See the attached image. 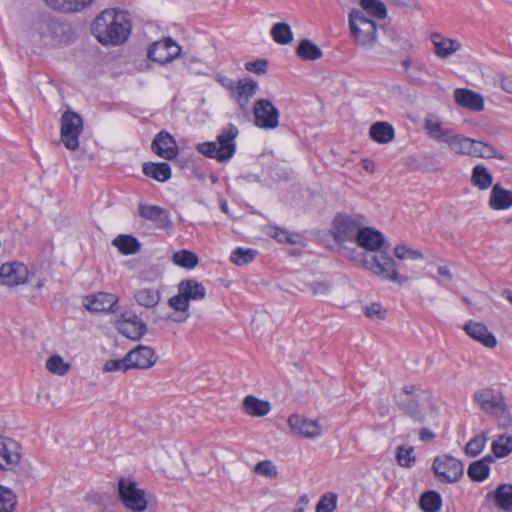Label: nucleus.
Segmentation results:
<instances>
[{"label":"nucleus","mask_w":512,"mask_h":512,"mask_svg":"<svg viewBox=\"0 0 512 512\" xmlns=\"http://www.w3.org/2000/svg\"><path fill=\"white\" fill-rule=\"evenodd\" d=\"M91 32L103 45L124 43L131 32L128 14L123 11L104 10L92 23Z\"/></svg>","instance_id":"1"},{"label":"nucleus","mask_w":512,"mask_h":512,"mask_svg":"<svg viewBox=\"0 0 512 512\" xmlns=\"http://www.w3.org/2000/svg\"><path fill=\"white\" fill-rule=\"evenodd\" d=\"M239 134L238 128L229 123L224 126L215 142H204L196 146V150L204 156L219 162L230 160L236 151L235 139Z\"/></svg>","instance_id":"2"},{"label":"nucleus","mask_w":512,"mask_h":512,"mask_svg":"<svg viewBox=\"0 0 512 512\" xmlns=\"http://www.w3.org/2000/svg\"><path fill=\"white\" fill-rule=\"evenodd\" d=\"M350 30L356 42L363 47H372L377 39L376 23L363 11L354 9L349 14Z\"/></svg>","instance_id":"3"},{"label":"nucleus","mask_w":512,"mask_h":512,"mask_svg":"<svg viewBox=\"0 0 512 512\" xmlns=\"http://www.w3.org/2000/svg\"><path fill=\"white\" fill-rule=\"evenodd\" d=\"M362 263L364 268L383 280L401 284L407 278H400L395 261L386 253L376 255H363Z\"/></svg>","instance_id":"4"},{"label":"nucleus","mask_w":512,"mask_h":512,"mask_svg":"<svg viewBox=\"0 0 512 512\" xmlns=\"http://www.w3.org/2000/svg\"><path fill=\"white\" fill-rule=\"evenodd\" d=\"M432 471L435 478L444 484L458 482L464 473V465L457 458L450 455H440L434 458Z\"/></svg>","instance_id":"5"},{"label":"nucleus","mask_w":512,"mask_h":512,"mask_svg":"<svg viewBox=\"0 0 512 512\" xmlns=\"http://www.w3.org/2000/svg\"><path fill=\"white\" fill-rule=\"evenodd\" d=\"M82 132V117L72 110H66L61 116L60 139L63 145L68 150H77L79 148V137Z\"/></svg>","instance_id":"6"},{"label":"nucleus","mask_w":512,"mask_h":512,"mask_svg":"<svg viewBox=\"0 0 512 512\" xmlns=\"http://www.w3.org/2000/svg\"><path fill=\"white\" fill-rule=\"evenodd\" d=\"M118 495L122 504L133 512H143L147 508L145 491L139 489L134 480L121 478L118 481Z\"/></svg>","instance_id":"7"},{"label":"nucleus","mask_w":512,"mask_h":512,"mask_svg":"<svg viewBox=\"0 0 512 512\" xmlns=\"http://www.w3.org/2000/svg\"><path fill=\"white\" fill-rule=\"evenodd\" d=\"M363 224V216L338 214L333 221L336 242H356Z\"/></svg>","instance_id":"8"},{"label":"nucleus","mask_w":512,"mask_h":512,"mask_svg":"<svg viewBox=\"0 0 512 512\" xmlns=\"http://www.w3.org/2000/svg\"><path fill=\"white\" fill-rule=\"evenodd\" d=\"M253 114L255 125L261 129L272 130L279 126L280 112L268 99H258Z\"/></svg>","instance_id":"9"},{"label":"nucleus","mask_w":512,"mask_h":512,"mask_svg":"<svg viewBox=\"0 0 512 512\" xmlns=\"http://www.w3.org/2000/svg\"><path fill=\"white\" fill-rule=\"evenodd\" d=\"M474 401L481 410L492 415L507 413V406L503 395L491 388L477 390L473 395Z\"/></svg>","instance_id":"10"},{"label":"nucleus","mask_w":512,"mask_h":512,"mask_svg":"<svg viewBox=\"0 0 512 512\" xmlns=\"http://www.w3.org/2000/svg\"><path fill=\"white\" fill-rule=\"evenodd\" d=\"M415 392L416 387L414 385H405L402 389V394L396 398V405L415 422L422 423L425 416L421 411L418 396Z\"/></svg>","instance_id":"11"},{"label":"nucleus","mask_w":512,"mask_h":512,"mask_svg":"<svg viewBox=\"0 0 512 512\" xmlns=\"http://www.w3.org/2000/svg\"><path fill=\"white\" fill-rule=\"evenodd\" d=\"M181 47L167 37L161 41L154 42L148 49V58L159 64H166L180 55Z\"/></svg>","instance_id":"12"},{"label":"nucleus","mask_w":512,"mask_h":512,"mask_svg":"<svg viewBox=\"0 0 512 512\" xmlns=\"http://www.w3.org/2000/svg\"><path fill=\"white\" fill-rule=\"evenodd\" d=\"M137 210L140 217L153 222L157 228L163 230L173 228V223L167 209L158 205L140 202Z\"/></svg>","instance_id":"13"},{"label":"nucleus","mask_w":512,"mask_h":512,"mask_svg":"<svg viewBox=\"0 0 512 512\" xmlns=\"http://www.w3.org/2000/svg\"><path fill=\"white\" fill-rule=\"evenodd\" d=\"M116 328L125 337L139 340L147 332L146 324L134 313H124L116 322Z\"/></svg>","instance_id":"14"},{"label":"nucleus","mask_w":512,"mask_h":512,"mask_svg":"<svg viewBox=\"0 0 512 512\" xmlns=\"http://www.w3.org/2000/svg\"><path fill=\"white\" fill-rule=\"evenodd\" d=\"M21 460L20 446L12 438L0 435V469L12 470Z\"/></svg>","instance_id":"15"},{"label":"nucleus","mask_w":512,"mask_h":512,"mask_svg":"<svg viewBox=\"0 0 512 512\" xmlns=\"http://www.w3.org/2000/svg\"><path fill=\"white\" fill-rule=\"evenodd\" d=\"M118 297L115 294L107 292H98L94 295L86 296L83 304L91 312H116L118 309Z\"/></svg>","instance_id":"16"},{"label":"nucleus","mask_w":512,"mask_h":512,"mask_svg":"<svg viewBox=\"0 0 512 512\" xmlns=\"http://www.w3.org/2000/svg\"><path fill=\"white\" fill-rule=\"evenodd\" d=\"M151 150L157 156L165 160H173L178 155L177 142L174 137L166 131H161L156 134L151 143Z\"/></svg>","instance_id":"17"},{"label":"nucleus","mask_w":512,"mask_h":512,"mask_svg":"<svg viewBox=\"0 0 512 512\" xmlns=\"http://www.w3.org/2000/svg\"><path fill=\"white\" fill-rule=\"evenodd\" d=\"M28 269L22 263H5L0 267V285L16 286L24 283Z\"/></svg>","instance_id":"18"},{"label":"nucleus","mask_w":512,"mask_h":512,"mask_svg":"<svg viewBox=\"0 0 512 512\" xmlns=\"http://www.w3.org/2000/svg\"><path fill=\"white\" fill-rule=\"evenodd\" d=\"M158 356L149 346L138 345L128 352V361L132 369H149L155 365Z\"/></svg>","instance_id":"19"},{"label":"nucleus","mask_w":512,"mask_h":512,"mask_svg":"<svg viewBox=\"0 0 512 512\" xmlns=\"http://www.w3.org/2000/svg\"><path fill=\"white\" fill-rule=\"evenodd\" d=\"M288 425L292 432L305 438H315L321 435V427L317 421L303 418L297 414L289 416Z\"/></svg>","instance_id":"20"},{"label":"nucleus","mask_w":512,"mask_h":512,"mask_svg":"<svg viewBox=\"0 0 512 512\" xmlns=\"http://www.w3.org/2000/svg\"><path fill=\"white\" fill-rule=\"evenodd\" d=\"M463 329L472 339L480 342L487 348H494L497 345L496 337L483 323L470 320L464 325Z\"/></svg>","instance_id":"21"},{"label":"nucleus","mask_w":512,"mask_h":512,"mask_svg":"<svg viewBox=\"0 0 512 512\" xmlns=\"http://www.w3.org/2000/svg\"><path fill=\"white\" fill-rule=\"evenodd\" d=\"M356 243L358 246L366 250L377 251L384 246L385 238L384 235L378 230L370 227H362L358 233Z\"/></svg>","instance_id":"22"},{"label":"nucleus","mask_w":512,"mask_h":512,"mask_svg":"<svg viewBox=\"0 0 512 512\" xmlns=\"http://www.w3.org/2000/svg\"><path fill=\"white\" fill-rule=\"evenodd\" d=\"M456 103L471 111L479 112L484 109V99L479 94L469 89H456L454 91Z\"/></svg>","instance_id":"23"},{"label":"nucleus","mask_w":512,"mask_h":512,"mask_svg":"<svg viewBox=\"0 0 512 512\" xmlns=\"http://www.w3.org/2000/svg\"><path fill=\"white\" fill-rule=\"evenodd\" d=\"M257 89L258 84L252 79L238 80L237 90L233 98L243 112L247 111L250 98L256 94Z\"/></svg>","instance_id":"24"},{"label":"nucleus","mask_w":512,"mask_h":512,"mask_svg":"<svg viewBox=\"0 0 512 512\" xmlns=\"http://www.w3.org/2000/svg\"><path fill=\"white\" fill-rule=\"evenodd\" d=\"M52 10L63 14H74L83 11L94 0H44Z\"/></svg>","instance_id":"25"},{"label":"nucleus","mask_w":512,"mask_h":512,"mask_svg":"<svg viewBox=\"0 0 512 512\" xmlns=\"http://www.w3.org/2000/svg\"><path fill=\"white\" fill-rule=\"evenodd\" d=\"M168 305L174 310V313L168 316L169 320L182 323L188 319L190 302L181 292L169 298Z\"/></svg>","instance_id":"26"},{"label":"nucleus","mask_w":512,"mask_h":512,"mask_svg":"<svg viewBox=\"0 0 512 512\" xmlns=\"http://www.w3.org/2000/svg\"><path fill=\"white\" fill-rule=\"evenodd\" d=\"M434 45V52L440 58H447L461 49V44L457 40L444 38L440 34L434 33L431 36Z\"/></svg>","instance_id":"27"},{"label":"nucleus","mask_w":512,"mask_h":512,"mask_svg":"<svg viewBox=\"0 0 512 512\" xmlns=\"http://www.w3.org/2000/svg\"><path fill=\"white\" fill-rule=\"evenodd\" d=\"M178 292L190 301H201L206 297V288L195 279H184L178 284Z\"/></svg>","instance_id":"28"},{"label":"nucleus","mask_w":512,"mask_h":512,"mask_svg":"<svg viewBox=\"0 0 512 512\" xmlns=\"http://www.w3.org/2000/svg\"><path fill=\"white\" fill-rule=\"evenodd\" d=\"M246 414L252 417H263L270 413L271 404L267 400H262L254 395H247L242 402Z\"/></svg>","instance_id":"29"},{"label":"nucleus","mask_w":512,"mask_h":512,"mask_svg":"<svg viewBox=\"0 0 512 512\" xmlns=\"http://www.w3.org/2000/svg\"><path fill=\"white\" fill-rule=\"evenodd\" d=\"M489 205L494 210H505L512 206V191L504 189L500 184L492 187Z\"/></svg>","instance_id":"30"},{"label":"nucleus","mask_w":512,"mask_h":512,"mask_svg":"<svg viewBox=\"0 0 512 512\" xmlns=\"http://www.w3.org/2000/svg\"><path fill=\"white\" fill-rule=\"evenodd\" d=\"M142 172L145 176L159 182H166L171 178V167L165 162H145Z\"/></svg>","instance_id":"31"},{"label":"nucleus","mask_w":512,"mask_h":512,"mask_svg":"<svg viewBox=\"0 0 512 512\" xmlns=\"http://www.w3.org/2000/svg\"><path fill=\"white\" fill-rule=\"evenodd\" d=\"M369 136L379 144H387L394 139L395 131L391 124L380 121L371 125Z\"/></svg>","instance_id":"32"},{"label":"nucleus","mask_w":512,"mask_h":512,"mask_svg":"<svg viewBox=\"0 0 512 512\" xmlns=\"http://www.w3.org/2000/svg\"><path fill=\"white\" fill-rule=\"evenodd\" d=\"M493 497L498 508L505 512H512V484H501L495 491L488 493Z\"/></svg>","instance_id":"33"},{"label":"nucleus","mask_w":512,"mask_h":512,"mask_svg":"<svg viewBox=\"0 0 512 512\" xmlns=\"http://www.w3.org/2000/svg\"><path fill=\"white\" fill-rule=\"evenodd\" d=\"M134 299L138 305L151 309L160 302L161 292L155 288H140L134 293Z\"/></svg>","instance_id":"34"},{"label":"nucleus","mask_w":512,"mask_h":512,"mask_svg":"<svg viewBox=\"0 0 512 512\" xmlns=\"http://www.w3.org/2000/svg\"><path fill=\"white\" fill-rule=\"evenodd\" d=\"M44 25L49 33V36L57 43H68L71 29L69 26L61 23L56 19H48Z\"/></svg>","instance_id":"35"},{"label":"nucleus","mask_w":512,"mask_h":512,"mask_svg":"<svg viewBox=\"0 0 512 512\" xmlns=\"http://www.w3.org/2000/svg\"><path fill=\"white\" fill-rule=\"evenodd\" d=\"M474 141L475 140L462 135L452 134L447 144L451 151L456 154L472 156Z\"/></svg>","instance_id":"36"},{"label":"nucleus","mask_w":512,"mask_h":512,"mask_svg":"<svg viewBox=\"0 0 512 512\" xmlns=\"http://www.w3.org/2000/svg\"><path fill=\"white\" fill-rule=\"evenodd\" d=\"M296 55L304 61H315L323 56V52L312 41L302 39L296 48Z\"/></svg>","instance_id":"37"},{"label":"nucleus","mask_w":512,"mask_h":512,"mask_svg":"<svg viewBox=\"0 0 512 512\" xmlns=\"http://www.w3.org/2000/svg\"><path fill=\"white\" fill-rule=\"evenodd\" d=\"M113 245L123 255H133L140 251L141 243L131 235H119L113 240Z\"/></svg>","instance_id":"38"},{"label":"nucleus","mask_w":512,"mask_h":512,"mask_svg":"<svg viewBox=\"0 0 512 512\" xmlns=\"http://www.w3.org/2000/svg\"><path fill=\"white\" fill-rule=\"evenodd\" d=\"M419 506L423 512H439L442 507V497L437 491H426L420 496Z\"/></svg>","instance_id":"39"},{"label":"nucleus","mask_w":512,"mask_h":512,"mask_svg":"<svg viewBox=\"0 0 512 512\" xmlns=\"http://www.w3.org/2000/svg\"><path fill=\"white\" fill-rule=\"evenodd\" d=\"M424 127L428 136L438 142L447 143L449 137L453 134L451 129L443 128L440 122L431 119L425 120Z\"/></svg>","instance_id":"40"},{"label":"nucleus","mask_w":512,"mask_h":512,"mask_svg":"<svg viewBox=\"0 0 512 512\" xmlns=\"http://www.w3.org/2000/svg\"><path fill=\"white\" fill-rule=\"evenodd\" d=\"M493 177L483 165H476L472 170L471 182L480 190L488 189L492 185Z\"/></svg>","instance_id":"41"},{"label":"nucleus","mask_w":512,"mask_h":512,"mask_svg":"<svg viewBox=\"0 0 512 512\" xmlns=\"http://www.w3.org/2000/svg\"><path fill=\"white\" fill-rule=\"evenodd\" d=\"M360 5L364 14L380 20L387 17L386 5L380 0H361Z\"/></svg>","instance_id":"42"},{"label":"nucleus","mask_w":512,"mask_h":512,"mask_svg":"<svg viewBox=\"0 0 512 512\" xmlns=\"http://www.w3.org/2000/svg\"><path fill=\"white\" fill-rule=\"evenodd\" d=\"M172 262L181 268L193 269L197 266L199 260L194 252L183 249L172 255Z\"/></svg>","instance_id":"43"},{"label":"nucleus","mask_w":512,"mask_h":512,"mask_svg":"<svg viewBox=\"0 0 512 512\" xmlns=\"http://www.w3.org/2000/svg\"><path fill=\"white\" fill-rule=\"evenodd\" d=\"M272 39L280 45H287L293 40V33L287 23L279 22L271 28Z\"/></svg>","instance_id":"44"},{"label":"nucleus","mask_w":512,"mask_h":512,"mask_svg":"<svg viewBox=\"0 0 512 512\" xmlns=\"http://www.w3.org/2000/svg\"><path fill=\"white\" fill-rule=\"evenodd\" d=\"M467 474L472 481L483 482L489 477L490 467L483 461L477 460L469 465Z\"/></svg>","instance_id":"45"},{"label":"nucleus","mask_w":512,"mask_h":512,"mask_svg":"<svg viewBox=\"0 0 512 512\" xmlns=\"http://www.w3.org/2000/svg\"><path fill=\"white\" fill-rule=\"evenodd\" d=\"M17 505L15 493L4 486H0V512H14Z\"/></svg>","instance_id":"46"},{"label":"nucleus","mask_w":512,"mask_h":512,"mask_svg":"<svg viewBox=\"0 0 512 512\" xmlns=\"http://www.w3.org/2000/svg\"><path fill=\"white\" fill-rule=\"evenodd\" d=\"M492 452L497 458H504L512 452V436H501L492 442Z\"/></svg>","instance_id":"47"},{"label":"nucleus","mask_w":512,"mask_h":512,"mask_svg":"<svg viewBox=\"0 0 512 512\" xmlns=\"http://www.w3.org/2000/svg\"><path fill=\"white\" fill-rule=\"evenodd\" d=\"M396 460L399 466L404 468H411L416 462L413 447H406L401 445L396 451Z\"/></svg>","instance_id":"48"},{"label":"nucleus","mask_w":512,"mask_h":512,"mask_svg":"<svg viewBox=\"0 0 512 512\" xmlns=\"http://www.w3.org/2000/svg\"><path fill=\"white\" fill-rule=\"evenodd\" d=\"M268 235L283 244H296L300 238L298 234L289 233L277 226L269 227Z\"/></svg>","instance_id":"49"},{"label":"nucleus","mask_w":512,"mask_h":512,"mask_svg":"<svg viewBox=\"0 0 512 512\" xmlns=\"http://www.w3.org/2000/svg\"><path fill=\"white\" fill-rule=\"evenodd\" d=\"M256 251L253 249L236 248L230 256L232 263L242 266L252 262L256 256Z\"/></svg>","instance_id":"50"},{"label":"nucleus","mask_w":512,"mask_h":512,"mask_svg":"<svg viewBox=\"0 0 512 512\" xmlns=\"http://www.w3.org/2000/svg\"><path fill=\"white\" fill-rule=\"evenodd\" d=\"M46 368L53 374L63 376L69 371V364L61 356L53 355L47 360Z\"/></svg>","instance_id":"51"},{"label":"nucleus","mask_w":512,"mask_h":512,"mask_svg":"<svg viewBox=\"0 0 512 512\" xmlns=\"http://www.w3.org/2000/svg\"><path fill=\"white\" fill-rule=\"evenodd\" d=\"M131 369H132V366H131L130 361H128V353L122 359L107 360L103 366V372H114V371L126 372Z\"/></svg>","instance_id":"52"},{"label":"nucleus","mask_w":512,"mask_h":512,"mask_svg":"<svg viewBox=\"0 0 512 512\" xmlns=\"http://www.w3.org/2000/svg\"><path fill=\"white\" fill-rule=\"evenodd\" d=\"M472 157L497 158V151L492 145L475 140Z\"/></svg>","instance_id":"53"},{"label":"nucleus","mask_w":512,"mask_h":512,"mask_svg":"<svg viewBox=\"0 0 512 512\" xmlns=\"http://www.w3.org/2000/svg\"><path fill=\"white\" fill-rule=\"evenodd\" d=\"M337 507V495L326 493L322 495L316 505V512H333Z\"/></svg>","instance_id":"54"},{"label":"nucleus","mask_w":512,"mask_h":512,"mask_svg":"<svg viewBox=\"0 0 512 512\" xmlns=\"http://www.w3.org/2000/svg\"><path fill=\"white\" fill-rule=\"evenodd\" d=\"M254 472L271 479L278 476L276 466L270 460H263L257 463L254 468Z\"/></svg>","instance_id":"55"},{"label":"nucleus","mask_w":512,"mask_h":512,"mask_svg":"<svg viewBox=\"0 0 512 512\" xmlns=\"http://www.w3.org/2000/svg\"><path fill=\"white\" fill-rule=\"evenodd\" d=\"M485 443L486 438L484 436H475L466 444V454L471 457L479 455L483 451Z\"/></svg>","instance_id":"56"},{"label":"nucleus","mask_w":512,"mask_h":512,"mask_svg":"<svg viewBox=\"0 0 512 512\" xmlns=\"http://www.w3.org/2000/svg\"><path fill=\"white\" fill-rule=\"evenodd\" d=\"M395 256L400 259H412L417 260L423 258V254L418 250H412L404 245H397L394 249Z\"/></svg>","instance_id":"57"},{"label":"nucleus","mask_w":512,"mask_h":512,"mask_svg":"<svg viewBox=\"0 0 512 512\" xmlns=\"http://www.w3.org/2000/svg\"><path fill=\"white\" fill-rule=\"evenodd\" d=\"M386 309L380 303H371L364 308V314L370 319L383 320L386 317Z\"/></svg>","instance_id":"58"},{"label":"nucleus","mask_w":512,"mask_h":512,"mask_svg":"<svg viewBox=\"0 0 512 512\" xmlns=\"http://www.w3.org/2000/svg\"><path fill=\"white\" fill-rule=\"evenodd\" d=\"M307 287L314 296L322 297L326 296L330 291V285L327 282H311L307 284Z\"/></svg>","instance_id":"59"},{"label":"nucleus","mask_w":512,"mask_h":512,"mask_svg":"<svg viewBox=\"0 0 512 512\" xmlns=\"http://www.w3.org/2000/svg\"><path fill=\"white\" fill-rule=\"evenodd\" d=\"M245 69L256 74H264L268 69V61L265 59H258L255 61L247 62L245 64Z\"/></svg>","instance_id":"60"},{"label":"nucleus","mask_w":512,"mask_h":512,"mask_svg":"<svg viewBox=\"0 0 512 512\" xmlns=\"http://www.w3.org/2000/svg\"><path fill=\"white\" fill-rule=\"evenodd\" d=\"M220 83L232 93V96L234 95L237 90L238 81L235 82L233 79L224 77L220 80Z\"/></svg>","instance_id":"61"},{"label":"nucleus","mask_w":512,"mask_h":512,"mask_svg":"<svg viewBox=\"0 0 512 512\" xmlns=\"http://www.w3.org/2000/svg\"><path fill=\"white\" fill-rule=\"evenodd\" d=\"M501 87L507 93L512 94V75L503 76L501 79Z\"/></svg>","instance_id":"62"},{"label":"nucleus","mask_w":512,"mask_h":512,"mask_svg":"<svg viewBox=\"0 0 512 512\" xmlns=\"http://www.w3.org/2000/svg\"><path fill=\"white\" fill-rule=\"evenodd\" d=\"M435 434L427 428H421L419 431V438L421 441H430L434 439Z\"/></svg>","instance_id":"63"},{"label":"nucleus","mask_w":512,"mask_h":512,"mask_svg":"<svg viewBox=\"0 0 512 512\" xmlns=\"http://www.w3.org/2000/svg\"><path fill=\"white\" fill-rule=\"evenodd\" d=\"M437 271H438V274L440 276L444 277L447 281L452 280V274L447 266H439Z\"/></svg>","instance_id":"64"}]
</instances>
